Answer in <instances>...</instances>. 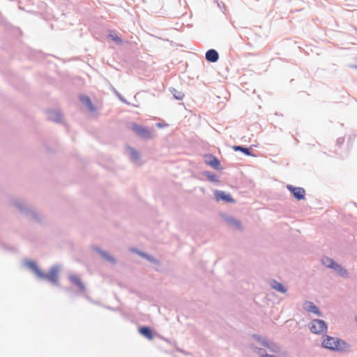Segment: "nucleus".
<instances>
[{
  "mask_svg": "<svg viewBox=\"0 0 357 357\" xmlns=\"http://www.w3.org/2000/svg\"><path fill=\"white\" fill-rule=\"evenodd\" d=\"M321 344L324 348L333 351H346L348 348L346 342L329 335L324 337Z\"/></svg>",
  "mask_w": 357,
  "mask_h": 357,
  "instance_id": "f257e3e1",
  "label": "nucleus"
},
{
  "mask_svg": "<svg viewBox=\"0 0 357 357\" xmlns=\"http://www.w3.org/2000/svg\"><path fill=\"white\" fill-rule=\"evenodd\" d=\"M310 329L313 333H324L327 331V325L323 320L314 319L310 324Z\"/></svg>",
  "mask_w": 357,
  "mask_h": 357,
  "instance_id": "f03ea898",
  "label": "nucleus"
},
{
  "mask_svg": "<svg viewBox=\"0 0 357 357\" xmlns=\"http://www.w3.org/2000/svg\"><path fill=\"white\" fill-rule=\"evenodd\" d=\"M130 129L142 138L149 139L152 137L151 132L149 130L137 123H132Z\"/></svg>",
  "mask_w": 357,
  "mask_h": 357,
  "instance_id": "7ed1b4c3",
  "label": "nucleus"
},
{
  "mask_svg": "<svg viewBox=\"0 0 357 357\" xmlns=\"http://www.w3.org/2000/svg\"><path fill=\"white\" fill-rule=\"evenodd\" d=\"M287 188L298 200H301L305 198V191L303 188L287 185Z\"/></svg>",
  "mask_w": 357,
  "mask_h": 357,
  "instance_id": "20e7f679",
  "label": "nucleus"
},
{
  "mask_svg": "<svg viewBox=\"0 0 357 357\" xmlns=\"http://www.w3.org/2000/svg\"><path fill=\"white\" fill-rule=\"evenodd\" d=\"M205 59L210 63H215L219 59V53L215 49H209L206 52Z\"/></svg>",
  "mask_w": 357,
  "mask_h": 357,
  "instance_id": "39448f33",
  "label": "nucleus"
},
{
  "mask_svg": "<svg viewBox=\"0 0 357 357\" xmlns=\"http://www.w3.org/2000/svg\"><path fill=\"white\" fill-rule=\"evenodd\" d=\"M215 197L218 200H223L226 202L234 203V199L229 194H226L223 191H215Z\"/></svg>",
  "mask_w": 357,
  "mask_h": 357,
  "instance_id": "423d86ee",
  "label": "nucleus"
},
{
  "mask_svg": "<svg viewBox=\"0 0 357 357\" xmlns=\"http://www.w3.org/2000/svg\"><path fill=\"white\" fill-rule=\"evenodd\" d=\"M206 162L215 169H220V163L219 160L211 155L206 156Z\"/></svg>",
  "mask_w": 357,
  "mask_h": 357,
  "instance_id": "0eeeda50",
  "label": "nucleus"
},
{
  "mask_svg": "<svg viewBox=\"0 0 357 357\" xmlns=\"http://www.w3.org/2000/svg\"><path fill=\"white\" fill-rule=\"evenodd\" d=\"M303 308L307 312H313L319 316L321 315V313L317 307L312 302H305L303 304Z\"/></svg>",
  "mask_w": 357,
  "mask_h": 357,
  "instance_id": "6e6552de",
  "label": "nucleus"
},
{
  "mask_svg": "<svg viewBox=\"0 0 357 357\" xmlns=\"http://www.w3.org/2000/svg\"><path fill=\"white\" fill-rule=\"evenodd\" d=\"M69 280L72 284L76 285L81 291L85 290V287L78 276L71 275L69 277Z\"/></svg>",
  "mask_w": 357,
  "mask_h": 357,
  "instance_id": "1a4fd4ad",
  "label": "nucleus"
},
{
  "mask_svg": "<svg viewBox=\"0 0 357 357\" xmlns=\"http://www.w3.org/2000/svg\"><path fill=\"white\" fill-rule=\"evenodd\" d=\"M26 266L28 267H29L35 273L36 275L40 278H43L45 277V274H43L40 270L39 269V268L38 267V266L36 265V264L33 261H28L26 263Z\"/></svg>",
  "mask_w": 357,
  "mask_h": 357,
  "instance_id": "9d476101",
  "label": "nucleus"
},
{
  "mask_svg": "<svg viewBox=\"0 0 357 357\" xmlns=\"http://www.w3.org/2000/svg\"><path fill=\"white\" fill-rule=\"evenodd\" d=\"M80 100L84 105H85L89 110L93 112L95 110V107H93L90 98L87 96H82L80 98Z\"/></svg>",
  "mask_w": 357,
  "mask_h": 357,
  "instance_id": "9b49d317",
  "label": "nucleus"
},
{
  "mask_svg": "<svg viewBox=\"0 0 357 357\" xmlns=\"http://www.w3.org/2000/svg\"><path fill=\"white\" fill-rule=\"evenodd\" d=\"M332 268L334 269L340 276L347 277L348 275L347 271L337 263L334 264Z\"/></svg>",
  "mask_w": 357,
  "mask_h": 357,
  "instance_id": "f8f14e48",
  "label": "nucleus"
},
{
  "mask_svg": "<svg viewBox=\"0 0 357 357\" xmlns=\"http://www.w3.org/2000/svg\"><path fill=\"white\" fill-rule=\"evenodd\" d=\"M139 331L142 335L150 340L153 338L152 331L149 327H142L139 329Z\"/></svg>",
  "mask_w": 357,
  "mask_h": 357,
  "instance_id": "ddd939ff",
  "label": "nucleus"
},
{
  "mask_svg": "<svg viewBox=\"0 0 357 357\" xmlns=\"http://www.w3.org/2000/svg\"><path fill=\"white\" fill-rule=\"evenodd\" d=\"M45 277L44 278L47 279L50 282L53 283H56L58 280V276H57V269L53 268L51 270V272L49 275H45Z\"/></svg>",
  "mask_w": 357,
  "mask_h": 357,
  "instance_id": "4468645a",
  "label": "nucleus"
},
{
  "mask_svg": "<svg viewBox=\"0 0 357 357\" xmlns=\"http://www.w3.org/2000/svg\"><path fill=\"white\" fill-rule=\"evenodd\" d=\"M271 287H272L274 289H275V290H277V291H280V292H282V293H285V292H286V291H287V290H286V289H285V288L284 287V286L282 285V284H281V283H280V282H277V281H275V280H273V281L272 282V283H271Z\"/></svg>",
  "mask_w": 357,
  "mask_h": 357,
  "instance_id": "2eb2a0df",
  "label": "nucleus"
},
{
  "mask_svg": "<svg viewBox=\"0 0 357 357\" xmlns=\"http://www.w3.org/2000/svg\"><path fill=\"white\" fill-rule=\"evenodd\" d=\"M262 344H263L264 347H267V348L270 349V350H271V351H273V352H277V351H279V348H278V347L277 345H275V344L272 343V342H267V341L264 340V341L262 342Z\"/></svg>",
  "mask_w": 357,
  "mask_h": 357,
  "instance_id": "dca6fc26",
  "label": "nucleus"
},
{
  "mask_svg": "<svg viewBox=\"0 0 357 357\" xmlns=\"http://www.w3.org/2000/svg\"><path fill=\"white\" fill-rule=\"evenodd\" d=\"M108 38L114 41L117 45H121L122 43L121 38L114 32L109 33Z\"/></svg>",
  "mask_w": 357,
  "mask_h": 357,
  "instance_id": "f3484780",
  "label": "nucleus"
},
{
  "mask_svg": "<svg viewBox=\"0 0 357 357\" xmlns=\"http://www.w3.org/2000/svg\"><path fill=\"white\" fill-rule=\"evenodd\" d=\"M129 151L132 159L137 161L139 159V153L133 148H129Z\"/></svg>",
  "mask_w": 357,
  "mask_h": 357,
  "instance_id": "a211bd4d",
  "label": "nucleus"
},
{
  "mask_svg": "<svg viewBox=\"0 0 357 357\" xmlns=\"http://www.w3.org/2000/svg\"><path fill=\"white\" fill-rule=\"evenodd\" d=\"M322 262L325 266H326L327 267L331 268L335 264V262L333 261V259L328 258V257H325L324 259H323Z\"/></svg>",
  "mask_w": 357,
  "mask_h": 357,
  "instance_id": "6ab92c4d",
  "label": "nucleus"
},
{
  "mask_svg": "<svg viewBox=\"0 0 357 357\" xmlns=\"http://www.w3.org/2000/svg\"><path fill=\"white\" fill-rule=\"evenodd\" d=\"M50 119L54 121H59L61 119V115L58 112H52L50 116Z\"/></svg>",
  "mask_w": 357,
  "mask_h": 357,
  "instance_id": "aec40b11",
  "label": "nucleus"
},
{
  "mask_svg": "<svg viewBox=\"0 0 357 357\" xmlns=\"http://www.w3.org/2000/svg\"><path fill=\"white\" fill-rule=\"evenodd\" d=\"M234 149L235 151H241V152L244 153L246 155H250V151L248 148H244L240 146H234Z\"/></svg>",
  "mask_w": 357,
  "mask_h": 357,
  "instance_id": "412c9836",
  "label": "nucleus"
},
{
  "mask_svg": "<svg viewBox=\"0 0 357 357\" xmlns=\"http://www.w3.org/2000/svg\"><path fill=\"white\" fill-rule=\"evenodd\" d=\"M175 93H174V96L176 99L181 100L183 96L184 93H183V91H174Z\"/></svg>",
  "mask_w": 357,
  "mask_h": 357,
  "instance_id": "4be33fe9",
  "label": "nucleus"
},
{
  "mask_svg": "<svg viewBox=\"0 0 357 357\" xmlns=\"http://www.w3.org/2000/svg\"><path fill=\"white\" fill-rule=\"evenodd\" d=\"M229 222L235 226L236 227L238 228V229H241V222L238 220H234V219H231L229 220Z\"/></svg>",
  "mask_w": 357,
  "mask_h": 357,
  "instance_id": "5701e85b",
  "label": "nucleus"
},
{
  "mask_svg": "<svg viewBox=\"0 0 357 357\" xmlns=\"http://www.w3.org/2000/svg\"><path fill=\"white\" fill-rule=\"evenodd\" d=\"M259 355L261 357H276L274 355H268V354L264 355L263 352L261 351V349H259Z\"/></svg>",
  "mask_w": 357,
  "mask_h": 357,
  "instance_id": "b1692460",
  "label": "nucleus"
},
{
  "mask_svg": "<svg viewBox=\"0 0 357 357\" xmlns=\"http://www.w3.org/2000/svg\"><path fill=\"white\" fill-rule=\"evenodd\" d=\"M117 93L118 96L120 98V99H121L123 102H126V103H128V104H129V103H130V102H129V100H128V99H126V98H125L122 97V96H121L119 93Z\"/></svg>",
  "mask_w": 357,
  "mask_h": 357,
  "instance_id": "393cba45",
  "label": "nucleus"
},
{
  "mask_svg": "<svg viewBox=\"0 0 357 357\" xmlns=\"http://www.w3.org/2000/svg\"><path fill=\"white\" fill-rule=\"evenodd\" d=\"M167 126V124H164V123H156V126L158 127V128H163V127H165Z\"/></svg>",
  "mask_w": 357,
  "mask_h": 357,
  "instance_id": "a878e982",
  "label": "nucleus"
},
{
  "mask_svg": "<svg viewBox=\"0 0 357 357\" xmlns=\"http://www.w3.org/2000/svg\"><path fill=\"white\" fill-rule=\"evenodd\" d=\"M350 68L357 69V64H349L348 66Z\"/></svg>",
  "mask_w": 357,
  "mask_h": 357,
  "instance_id": "bb28decb",
  "label": "nucleus"
},
{
  "mask_svg": "<svg viewBox=\"0 0 357 357\" xmlns=\"http://www.w3.org/2000/svg\"><path fill=\"white\" fill-rule=\"evenodd\" d=\"M218 7H219L220 8H222V7L225 8V4H224V3H222V2L218 3Z\"/></svg>",
  "mask_w": 357,
  "mask_h": 357,
  "instance_id": "cd10ccee",
  "label": "nucleus"
},
{
  "mask_svg": "<svg viewBox=\"0 0 357 357\" xmlns=\"http://www.w3.org/2000/svg\"><path fill=\"white\" fill-rule=\"evenodd\" d=\"M171 89H174L173 87L169 88V90H171Z\"/></svg>",
  "mask_w": 357,
  "mask_h": 357,
  "instance_id": "c85d7f7f",
  "label": "nucleus"
}]
</instances>
